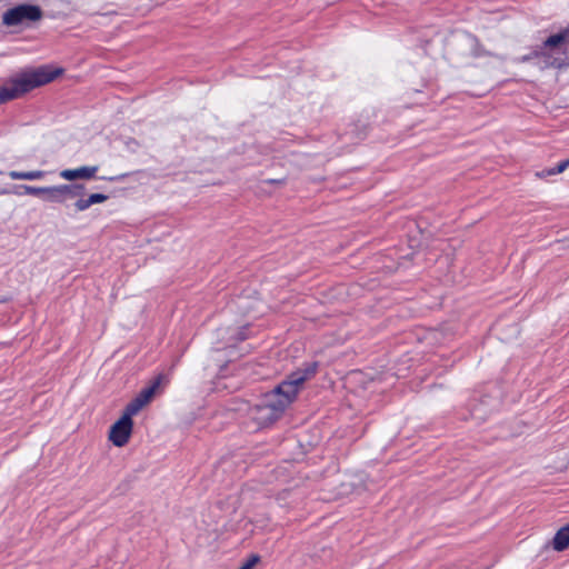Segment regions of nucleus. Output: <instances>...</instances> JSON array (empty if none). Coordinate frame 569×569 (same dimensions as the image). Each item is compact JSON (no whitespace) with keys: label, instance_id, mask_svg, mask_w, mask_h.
Returning <instances> with one entry per match:
<instances>
[{"label":"nucleus","instance_id":"nucleus-1","mask_svg":"<svg viewBox=\"0 0 569 569\" xmlns=\"http://www.w3.org/2000/svg\"><path fill=\"white\" fill-rule=\"evenodd\" d=\"M316 373V365L292 372L271 392L266 393L253 408L250 418L259 428L267 427L278 420L287 407L296 399L302 383Z\"/></svg>","mask_w":569,"mask_h":569},{"label":"nucleus","instance_id":"nucleus-2","mask_svg":"<svg viewBox=\"0 0 569 569\" xmlns=\"http://www.w3.org/2000/svg\"><path fill=\"white\" fill-rule=\"evenodd\" d=\"M61 72V69L41 67L12 78L0 88V103L17 99L34 88L53 81Z\"/></svg>","mask_w":569,"mask_h":569},{"label":"nucleus","instance_id":"nucleus-3","mask_svg":"<svg viewBox=\"0 0 569 569\" xmlns=\"http://www.w3.org/2000/svg\"><path fill=\"white\" fill-rule=\"evenodd\" d=\"M81 192L82 184L79 183L57 184L48 187H34L23 184L19 187V190L14 191L17 196H37L41 197L44 201L52 203H64L68 200H73V198L81 194Z\"/></svg>","mask_w":569,"mask_h":569},{"label":"nucleus","instance_id":"nucleus-4","mask_svg":"<svg viewBox=\"0 0 569 569\" xmlns=\"http://www.w3.org/2000/svg\"><path fill=\"white\" fill-rule=\"evenodd\" d=\"M42 18V10L39 6L21 3L6 10L2 13V24L6 27L24 26L39 21Z\"/></svg>","mask_w":569,"mask_h":569},{"label":"nucleus","instance_id":"nucleus-5","mask_svg":"<svg viewBox=\"0 0 569 569\" xmlns=\"http://www.w3.org/2000/svg\"><path fill=\"white\" fill-rule=\"evenodd\" d=\"M133 428L132 419L128 416L122 415L109 430V440L116 447H123L129 441Z\"/></svg>","mask_w":569,"mask_h":569},{"label":"nucleus","instance_id":"nucleus-6","mask_svg":"<svg viewBox=\"0 0 569 569\" xmlns=\"http://www.w3.org/2000/svg\"><path fill=\"white\" fill-rule=\"evenodd\" d=\"M98 172V167L97 166H83V167H80V168H76V169H64L62 171H60V177L67 181H73V180H78V179H84V180H89L91 178H93L96 176V173Z\"/></svg>","mask_w":569,"mask_h":569},{"label":"nucleus","instance_id":"nucleus-7","mask_svg":"<svg viewBox=\"0 0 569 569\" xmlns=\"http://www.w3.org/2000/svg\"><path fill=\"white\" fill-rule=\"evenodd\" d=\"M84 187L82 186V192L78 197L73 198L76 200L74 208L77 211H84L89 209L91 206L96 203H102L108 199V196L103 193H91L87 198L84 197Z\"/></svg>","mask_w":569,"mask_h":569},{"label":"nucleus","instance_id":"nucleus-8","mask_svg":"<svg viewBox=\"0 0 569 569\" xmlns=\"http://www.w3.org/2000/svg\"><path fill=\"white\" fill-rule=\"evenodd\" d=\"M551 546L556 551H563L569 547V523L556 532Z\"/></svg>","mask_w":569,"mask_h":569},{"label":"nucleus","instance_id":"nucleus-9","mask_svg":"<svg viewBox=\"0 0 569 569\" xmlns=\"http://www.w3.org/2000/svg\"><path fill=\"white\" fill-rule=\"evenodd\" d=\"M8 176L12 180H28V181H37L42 180L47 176V172L43 170H31V171H16L12 170L8 173Z\"/></svg>","mask_w":569,"mask_h":569},{"label":"nucleus","instance_id":"nucleus-10","mask_svg":"<svg viewBox=\"0 0 569 569\" xmlns=\"http://www.w3.org/2000/svg\"><path fill=\"white\" fill-rule=\"evenodd\" d=\"M163 380V376H158L153 382L149 386L142 389L137 397H139L141 400H143L144 405H148L151 399L153 398L157 389L160 387L161 382Z\"/></svg>","mask_w":569,"mask_h":569},{"label":"nucleus","instance_id":"nucleus-11","mask_svg":"<svg viewBox=\"0 0 569 569\" xmlns=\"http://www.w3.org/2000/svg\"><path fill=\"white\" fill-rule=\"evenodd\" d=\"M143 400H141L139 397H136L132 401H130L127 407L124 408L123 415L128 416V418L132 419L133 416H136L143 407H144Z\"/></svg>","mask_w":569,"mask_h":569},{"label":"nucleus","instance_id":"nucleus-12","mask_svg":"<svg viewBox=\"0 0 569 569\" xmlns=\"http://www.w3.org/2000/svg\"><path fill=\"white\" fill-rule=\"evenodd\" d=\"M569 39V29H566L563 30L562 32H559L557 34H552L550 36L546 41H545V47H556L562 42H565L566 40Z\"/></svg>","mask_w":569,"mask_h":569},{"label":"nucleus","instance_id":"nucleus-13","mask_svg":"<svg viewBox=\"0 0 569 569\" xmlns=\"http://www.w3.org/2000/svg\"><path fill=\"white\" fill-rule=\"evenodd\" d=\"M532 57H535V58H538V57H543V58H546V60H545V66H546V67H555V68H561V67H562V63H561V62H559L558 60L549 61V58H547V57H546V54H545V53H542V52H533V53H532V54H530V56H525V57H522V58L520 59V61H522V62L528 61V60H530Z\"/></svg>","mask_w":569,"mask_h":569},{"label":"nucleus","instance_id":"nucleus-14","mask_svg":"<svg viewBox=\"0 0 569 569\" xmlns=\"http://www.w3.org/2000/svg\"><path fill=\"white\" fill-rule=\"evenodd\" d=\"M259 556L252 555L238 569H252L259 562Z\"/></svg>","mask_w":569,"mask_h":569},{"label":"nucleus","instance_id":"nucleus-15","mask_svg":"<svg viewBox=\"0 0 569 569\" xmlns=\"http://www.w3.org/2000/svg\"><path fill=\"white\" fill-rule=\"evenodd\" d=\"M569 167V159L559 162L556 167H553V172L558 174L563 172Z\"/></svg>","mask_w":569,"mask_h":569},{"label":"nucleus","instance_id":"nucleus-16","mask_svg":"<svg viewBox=\"0 0 569 569\" xmlns=\"http://www.w3.org/2000/svg\"><path fill=\"white\" fill-rule=\"evenodd\" d=\"M555 174H558V173L553 172V168L537 172V177H539V178H546V177L555 176Z\"/></svg>","mask_w":569,"mask_h":569}]
</instances>
